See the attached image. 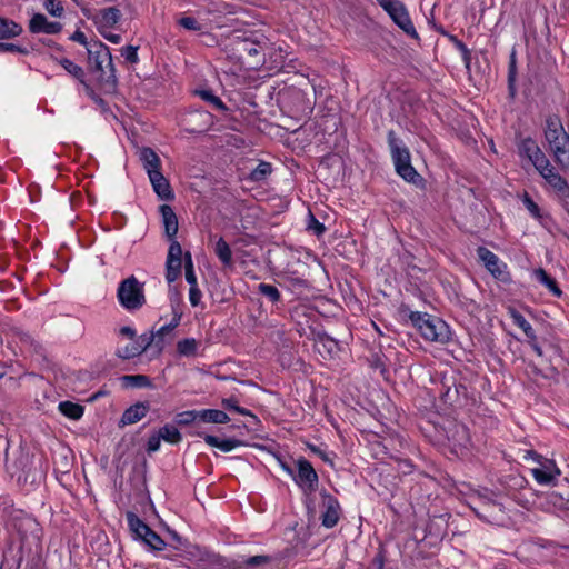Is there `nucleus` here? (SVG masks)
Here are the masks:
<instances>
[{
	"mask_svg": "<svg viewBox=\"0 0 569 569\" xmlns=\"http://www.w3.org/2000/svg\"><path fill=\"white\" fill-rule=\"evenodd\" d=\"M8 527L14 530L20 538L19 560L34 561L42 552V529L39 522L22 510H13L8 519Z\"/></svg>",
	"mask_w": 569,
	"mask_h": 569,
	"instance_id": "obj_1",
	"label": "nucleus"
},
{
	"mask_svg": "<svg viewBox=\"0 0 569 569\" xmlns=\"http://www.w3.org/2000/svg\"><path fill=\"white\" fill-rule=\"evenodd\" d=\"M545 139L555 161L562 168H569V134L559 116L550 114L546 119Z\"/></svg>",
	"mask_w": 569,
	"mask_h": 569,
	"instance_id": "obj_2",
	"label": "nucleus"
},
{
	"mask_svg": "<svg viewBox=\"0 0 569 569\" xmlns=\"http://www.w3.org/2000/svg\"><path fill=\"white\" fill-rule=\"evenodd\" d=\"M391 158L396 172L407 182L418 183L421 180L420 174L411 164L409 149L397 138L395 131L390 130L387 136Z\"/></svg>",
	"mask_w": 569,
	"mask_h": 569,
	"instance_id": "obj_3",
	"label": "nucleus"
},
{
	"mask_svg": "<svg viewBox=\"0 0 569 569\" xmlns=\"http://www.w3.org/2000/svg\"><path fill=\"white\" fill-rule=\"evenodd\" d=\"M409 320L419 330L421 336L429 341L447 343L450 340V329L448 325L436 317L426 312L411 311Z\"/></svg>",
	"mask_w": 569,
	"mask_h": 569,
	"instance_id": "obj_4",
	"label": "nucleus"
},
{
	"mask_svg": "<svg viewBox=\"0 0 569 569\" xmlns=\"http://www.w3.org/2000/svg\"><path fill=\"white\" fill-rule=\"evenodd\" d=\"M117 297L119 303L129 311L140 309L146 302L142 284L133 276L120 282Z\"/></svg>",
	"mask_w": 569,
	"mask_h": 569,
	"instance_id": "obj_5",
	"label": "nucleus"
},
{
	"mask_svg": "<svg viewBox=\"0 0 569 569\" xmlns=\"http://www.w3.org/2000/svg\"><path fill=\"white\" fill-rule=\"evenodd\" d=\"M267 49L268 40L264 37L242 39L237 43V51L250 69H258L264 64Z\"/></svg>",
	"mask_w": 569,
	"mask_h": 569,
	"instance_id": "obj_6",
	"label": "nucleus"
},
{
	"mask_svg": "<svg viewBox=\"0 0 569 569\" xmlns=\"http://www.w3.org/2000/svg\"><path fill=\"white\" fill-rule=\"evenodd\" d=\"M538 467L530 469L533 479L542 486L555 485L561 475L555 460L542 457L541 455L529 452Z\"/></svg>",
	"mask_w": 569,
	"mask_h": 569,
	"instance_id": "obj_7",
	"label": "nucleus"
},
{
	"mask_svg": "<svg viewBox=\"0 0 569 569\" xmlns=\"http://www.w3.org/2000/svg\"><path fill=\"white\" fill-rule=\"evenodd\" d=\"M296 467L297 470L293 476L295 483L306 495L315 492L319 485V477L312 465L301 457L296 461Z\"/></svg>",
	"mask_w": 569,
	"mask_h": 569,
	"instance_id": "obj_8",
	"label": "nucleus"
},
{
	"mask_svg": "<svg viewBox=\"0 0 569 569\" xmlns=\"http://www.w3.org/2000/svg\"><path fill=\"white\" fill-rule=\"evenodd\" d=\"M478 258L482 261L486 269L498 280L508 281L509 273L507 264L503 263L497 254L485 247L477 249Z\"/></svg>",
	"mask_w": 569,
	"mask_h": 569,
	"instance_id": "obj_9",
	"label": "nucleus"
},
{
	"mask_svg": "<svg viewBox=\"0 0 569 569\" xmlns=\"http://www.w3.org/2000/svg\"><path fill=\"white\" fill-rule=\"evenodd\" d=\"M540 176L546 180V182L550 186V188L557 193V196L561 199L569 198V184L565 178H562L559 172L555 169V167L548 160V163L540 167L537 170Z\"/></svg>",
	"mask_w": 569,
	"mask_h": 569,
	"instance_id": "obj_10",
	"label": "nucleus"
},
{
	"mask_svg": "<svg viewBox=\"0 0 569 569\" xmlns=\"http://www.w3.org/2000/svg\"><path fill=\"white\" fill-rule=\"evenodd\" d=\"M518 152L520 157L527 158L537 170L540 169L541 166H546L549 160L538 143L530 137L523 138L519 141Z\"/></svg>",
	"mask_w": 569,
	"mask_h": 569,
	"instance_id": "obj_11",
	"label": "nucleus"
},
{
	"mask_svg": "<svg viewBox=\"0 0 569 569\" xmlns=\"http://www.w3.org/2000/svg\"><path fill=\"white\" fill-rule=\"evenodd\" d=\"M238 568H260V569H286L287 563L280 555L268 556L257 555L244 558Z\"/></svg>",
	"mask_w": 569,
	"mask_h": 569,
	"instance_id": "obj_12",
	"label": "nucleus"
},
{
	"mask_svg": "<svg viewBox=\"0 0 569 569\" xmlns=\"http://www.w3.org/2000/svg\"><path fill=\"white\" fill-rule=\"evenodd\" d=\"M322 497V515H321V525L326 528H333L341 515L340 503L332 495L327 491L321 492Z\"/></svg>",
	"mask_w": 569,
	"mask_h": 569,
	"instance_id": "obj_13",
	"label": "nucleus"
},
{
	"mask_svg": "<svg viewBox=\"0 0 569 569\" xmlns=\"http://www.w3.org/2000/svg\"><path fill=\"white\" fill-rule=\"evenodd\" d=\"M130 340V343L117 349L116 355L119 358L131 359L140 356L153 343L154 337L152 335L143 333Z\"/></svg>",
	"mask_w": 569,
	"mask_h": 569,
	"instance_id": "obj_14",
	"label": "nucleus"
},
{
	"mask_svg": "<svg viewBox=\"0 0 569 569\" xmlns=\"http://www.w3.org/2000/svg\"><path fill=\"white\" fill-rule=\"evenodd\" d=\"M88 18L93 21L99 32H103L106 29H113L121 20L122 13L116 7H108L98 10L94 14Z\"/></svg>",
	"mask_w": 569,
	"mask_h": 569,
	"instance_id": "obj_15",
	"label": "nucleus"
},
{
	"mask_svg": "<svg viewBox=\"0 0 569 569\" xmlns=\"http://www.w3.org/2000/svg\"><path fill=\"white\" fill-rule=\"evenodd\" d=\"M89 59L94 64L98 71L103 72L104 67H109L111 72H114V68L112 64V57L109 51V48L102 42H98L93 44L91 48H88Z\"/></svg>",
	"mask_w": 569,
	"mask_h": 569,
	"instance_id": "obj_16",
	"label": "nucleus"
},
{
	"mask_svg": "<svg viewBox=\"0 0 569 569\" xmlns=\"http://www.w3.org/2000/svg\"><path fill=\"white\" fill-rule=\"evenodd\" d=\"M393 22L402 29L407 34L417 38L418 34L409 13L402 2L398 1L390 10L387 11Z\"/></svg>",
	"mask_w": 569,
	"mask_h": 569,
	"instance_id": "obj_17",
	"label": "nucleus"
},
{
	"mask_svg": "<svg viewBox=\"0 0 569 569\" xmlns=\"http://www.w3.org/2000/svg\"><path fill=\"white\" fill-rule=\"evenodd\" d=\"M29 30L32 33L57 34L62 26L57 21H49L42 13H34L29 21Z\"/></svg>",
	"mask_w": 569,
	"mask_h": 569,
	"instance_id": "obj_18",
	"label": "nucleus"
},
{
	"mask_svg": "<svg viewBox=\"0 0 569 569\" xmlns=\"http://www.w3.org/2000/svg\"><path fill=\"white\" fill-rule=\"evenodd\" d=\"M186 130L191 133L204 132L211 123V114L206 111H194L184 119Z\"/></svg>",
	"mask_w": 569,
	"mask_h": 569,
	"instance_id": "obj_19",
	"label": "nucleus"
},
{
	"mask_svg": "<svg viewBox=\"0 0 569 569\" xmlns=\"http://www.w3.org/2000/svg\"><path fill=\"white\" fill-rule=\"evenodd\" d=\"M149 177L153 191L161 200H171L174 194L171 190L168 179L162 174L161 170L154 172Z\"/></svg>",
	"mask_w": 569,
	"mask_h": 569,
	"instance_id": "obj_20",
	"label": "nucleus"
},
{
	"mask_svg": "<svg viewBox=\"0 0 569 569\" xmlns=\"http://www.w3.org/2000/svg\"><path fill=\"white\" fill-rule=\"evenodd\" d=\"M148 411L149 405L147 402H137L124 410L120 419V425H133L144 418Z\"/></svg>",
	"mask_w": 569,
	"mask_h": 569,
	"instance_id": "obj_21",
	"label": "nucleus"
},
{
	"mask_svg": "<svg viewBox=\"0 0 569 569\" xmlns=\"http://www.w3.org/2000/svg\"><path fill=\"white\" fill-rule=\"evenodd\" d=\"M139 159L147 171L148 176L160 171L161 160L158 154L149 147L139 150Z\"/></svg>",
	"mask_w": 569,
	"mask_h": 569,
	"instance_id": "obj_22",
	"label": "nucleus"
},
{
	"mask_svg": "<svg viewBox=\"0 0 569 569\" xmlns=\"http://www.w3.org/2000/svg\"><path fill=\"white\" fill-rule=\"evenodd\" d=\"M160 213L162 217V223L164 232L169 239L176 238L178 233V218L173 209L168 204L160 206Z\"/></svg>",
	"mask_w": 569,
	"mask_h": 569,
	"instance_id": "obj_23",
	"label": "nucleus"
},
{
	"mask_svg": "<svg viewBox=\"0 0 569 569\" xmlns=\"http://www.w3.org/2000/svg\"><path fill=\"white\" fill-rule=\"evenodd\" d=\"M128 527L132 532L134 539L142 540V537L151 529L144 521H142L134 512L128 511L126 515Z\"/></svg>",
	"mask_w": 569,
	"mask_h": 569,
	"instance_id": "obj_24",
	"label": "nucleus"
},
{
	"mask_svg": "<svg viewBox=\"0 0 569 569\" xmlns=\"http://www.w3.org/2000/svg\"><path fill=\"white\" fill-rule=\"evenodd\" d=\"M203 439L207 445L218 448L222 452H230L242 445V442L238 439H219L218 437L211 435H206Z\"/></svg>",
	"mask_w": 569,
	"mask_h": 569,
	"instance_id": "obj_25",
	"label": "nucleus"
},
{
	"mask_svg": "<svg viewBox=\"0 0 569 569\" xmlns=\"http://www.w3.org/2000/svg\"><path fill=\"white\" fill-rule=\"evenodd\" d=\"M180 320H181V313L174 311L173 312V317H172V319H171V321L169 323L161 326L157 330V332L151 333L154 337L153 342L156 343V346L159 349L163 348V345H164L163 338H164V336L169 335L174 328H177L179 326V323H180Z\"/></svg>",
	"mask_w": 569,
	"mask_h": 569,
	"instance_id": "obj_26",
	"label": "nucleus"
},
{
	"mask_svg": "<svg viewBox=\"0 0 569 569\" xmlns=\"http://www.w3.org/2000/svg\"><path fill=\"white\" fill-rule=\"evenodd\" d=\"M23 31L21 24L13 20L0 17V40H9L19 37Z\"/></svg>",
	"mask_w": 569,
	"mask_h": 569,
	"instance_id": "obj_27",
	"label": "nucleus"
},
{
	"mask_svg": "<svg viewBox=\"0 0 569 569\" xmlns=\"http://www.w3.org/2000/svg\"><path fill=\"white\" fill-rule=\"evenodd\" d=\"M509 316L512 319L513 323L518 326L520 329H522V331L525 332L529 340L536 341V332L533 328L519 311H517L513 308H510Z\"/></svg>",
	"mask_w": 569,
	"mask_h": 569,
	"instance_id": "obj_28",
	"label": "nucleus"
},
{
	"mask_svg": "<svg viewBox=\"0 0 569 569\" xmlns=\"http://www.w3.org/2000/svg\"><path fill=\"white\" fill-rule=\"evenodd\" d=\"M272 172V166L269 162L260 161L258 166L252 169L248 176V180L251 182L260 183L268 179Z\"/></svg>",
	"mask_w": 569,
	"mask_h": 569,
	"instance_id": "obj_29",
	"label": "nucleus"
},
{
	"mask_svg": "<svg viewBox=\"0 0 569 569\" xmlns=\"http://www.w3.org/2000/svg\"><path fill=\"white\" fill-rule=\"evenodd\" d=\"M537 281L547 287L553 296L560 297L562 291L558 287L556 280L551 278L543 269L539 268L533 271Z\"/></svg>",
	"mask_w": 569,
	"mask_h": 569,
	"instance_id": "obj_30",
	"label": "nucleus"
},
{
	"mask_svg": "<svg viewBox=\"0 0 569 569\" xmlns=\"http://www.w3.org/2000/svg\"><path fill=\"white\" fill-rule=\"evenodd\" d=\"M214 253L224 267L232 266V252L223 238H219L214 246Z\"/></svg>",
	"mask_w": 569,
	"mask_h": 569,
	"instance_id": "obj_31",
	"label": "nucleus"
},
{
	"mask_svg": "<svg viewBox=\"0 0 569 569\" xmlns=\"http://www.w3.org/2000/svg\"><path fill=\"white\" fill-rule=\"evenodd\" d=\"M199 417L202 421L212 423H227L230 420L224 411L218 409L201 410L199 411Z\"/></svg>",
	"mask_w": 569,
	"mask_h": 569,
	"instance_id": "obj_32",
	"label": "nucleus"
},
{
	"mask_svg": "<svg viewBox=\"0 0 569 569\" xmlns=\"http://www.w3.org/2000/svg\"><path fill=\"white\" fill-rule=\"evenodd\" d=\"M121 381L127 388H151L152 382L144 375H127L121 377Z\"/></svg>",
	"mask_w": 569,
	"mask_h": 569,
	"instance_id": "obj_33",
	"label": "nucleus"
},
{
	"mask_svg": "<svg viewBox=\"0 0 569 569\" xmlns=\"http://www.w3.org/2000/svg\"><path fill=\"white\" fill-rule=\"evenodd\" d=\"M199 342L194 338H186L177 342V352L182 357L197 356Z\"/></svg>",
	"mask_w": 569,
	"mask_h": 569,
	"instance_id": "obj_34",
	"label": "nucleus"
},
{
	"mask_svg": "<svg viewBox=\"0 0 569 569\" xmlns=\"http://www.w3.org/2000/svg\"><path fill=\"white\" fill-rule=\"evenodd\" d=\"M161 440H164L168 443H179L182 439V436L179 431V429L170 423L164 425L162 428L158 431Z\"/></svg>",
	"mask_w": 569,
	"mask_h": 569,
	"instance_id": "obj_35",
	"label": "nucleus"
},
{
	"mask_svg": "<svg viewBox=\"0 0 569 569\" xmlns=\"http://www.w3.org/2000/svg\"><path fill=\"white\" fill-rule=\"evenodd\" d=\"M60 412L73 420H78L83 415V407L78 403H73L71 401H62L59 403Z\"/></svg>",
	"mask_w": 569,
	"mask_h": 569,
	"instance_id": "obj_36",
	"label": "nucleus"
},
{
	"mask_svg": "<svg viewBox=\"0 0 569 569\" xmlns=\"http://www.w3.org/2000/svg\"><path fill=\"white\" fill-rule=\"evenodd\" d=\"M181 259L167 258L166 261V279L169 283L174 282L181 273Z\"/></svg>",
	"mask_w": 569,
	"mask_h": 569,
	"instance_id": "obj_37",
	"label": "nucleus"
},
{
	"mask_svg": "<svg viewBox=\"0 0 569 569\" xmlns=\"http://www.w3.org/2000/svg\"><path fill=\"white\" fill-rule=\"evenodd\" d=\"M142 541L152 550L157 551L163 550L166 547L164 540L152 529H150L148 533L142 537Z\"/></svg>",
	"mask_w": 569,
	"mask_h": 569,
	"instance_id": "obj_38",
	"label": "nucleus"
},
{
	"mask_svg": "<svg viewBox=\"0 0 569 569\" xmlns=\"http://www.w3.org/2000/svg\"><path fill=\"white\" fill-rule=\"evenodd\" d=\"M258 292L266 298H268L271 302H279L281 299L280 291L272 284L261 282L258 284Z\"/></svg>",
	"mask_w": 569,
	"mask_h": 569,
	"instance_id": "obj_39",
	"label": "nucleus"
},
{
	"mask_svg": "<svg viewBox=\"0 0 569 569\" xmlns=\"http://www.w3.org/2000/svg\"><path fill=\"white\" fill-rule=\"evenodd\" d=\"M184 258H186V264H184L186 281L190 286V288L198 287L197 276H196V272L193 269V262H192L191 254L188 252V253H186Z\"/></svg>",
	"mask_w": 569,
	"mask_h": 569,
	"instance_id": "obj_40",
	"label": "nucleus"
},
{
	"mask_svg": "<svg viewBox=\"0 0 569 569\" xmlns=\"http://www.w3.org/2000/svg\"><path fill=\"white\" fill-rule=\"evenodd\" d=\"M60 64L63 67V69L73 76L76 79L82 80L83 78V70L80 66L76 64L73 61L64 58L60 60Z\"/></svg>",
	"mask_w": 569,
	"mask_h": 569,
	"instance_id": "obj_41",
	"label": "nucleus"
},
{
	"mask_svg": "<svg viewBox=\"0 0 569 569\" xmlns=\"http://www.w3.org/2000/svg\"><path fill=\"white\" fill-rule=\"evenodd\" d=\"M197 93L202 100L210 102L217 109H224V104L221 101V99L219 97H217L216 94H213V92L211 90H199V91H197Z\"/></svg>",
	"mask_w": 569,
	"mask_h": 569,
	"instance_id": "obj_42",
	"label": "nucleus"
},
{
	"mask_svg": "<svg viewBox=\"0 0 569 569\" xmlns=\"http://www.w3.org/2000/svg\"><path fill=\"white\" fill-rule=\"evenodd\" d=\"M522 203L535 219L541 218V211L539 206L531 199V197L528 193L523 194Z\"/></svg>",
	"mask_w": 569,
	"mask_h": 569,
	"instance_id": "obj_43",
	"label": "nucleus"
},
{
	"mask_svg": "<svg viewBox=\"0 0 569 569\" xmlns=\"http://www.w3.org/2000/svg\"><path fill=\"white\" fill-rule=\"evenodd\" d=\"M222 406L231 411H236L242 416H252L250 410L242 408L238 405V401L234 398H228L222 400Z\"/></svg>",
	"mask_w": 569,
	"mask_h": 569,
	"instance_id": "obj_44",
	"label": "nucleus"
},
{
	"mask_svg": "<svg viewBox=\"0 0 569 569\" xmlns=\"http://www.w3.org/2000/svg\"><path fill=\"white\" fill-rule=\"evenodd\" d=\"M43 7L53 17H61L63 13V6L59 0H46Z\"/></svg>",
	"mask_w": 569,
	"mask_h": 569,
	"instance_id": "obj_45",
	"label": "nucleus"
},
{
	"mask_svg": "<svg viewBox=\"0 0 569 569\" xmlns=\"http://www.w3.org/2000/svg\"><path fill=\"white\" fill-rule=\"evenodd\" d=\"M0 53H21L27 54L28 49L16 43L0 41Z\"/></svg>",
	"mask_w": 569,
	"mask_h": 569,
	"instance_id": "obj_46",
	"label": "nucleus"
},
{
	"mask_svg": "<svg viewBox=\"0 0 569 569\" xmlns=\"http://www.w3.org/2000/svg\"><path fill=\"white\" fill-rule=\"evenodd\" d=\"M121 56L130 63H137L139 61L138 47L126 46L121 49Z\"/></svg>",
	"mask_w": 569,
	"mask_h": 569,
	"instance_id": "obj_47",
	"label": "nucleus"
},
{
	"mask_svg": "<svg viewBox=\"0 0 569 569\" xmlns=\"http://www.w3.org/2000/svg\"><path fill=\"white\" fill-rule=\"evenodd\" d=\"M178 23L190 31H200L202 29V26L192 17H182Z\"/></svg>",
	"mask_w": 569,
	"mask_h": 569,
	"instance_id": "obj_48",
	"label": "nucleus"
},
{
	"mask_svg": "<svg viewBox=\"0 0 569 569\" xmlns=\"http://www.w3.org/2000/svg\"><path fill=\"white\" fill-rule=\"evenodd\" d=\"M548 501L558 509H565L567 507V500L563 498L562 495L551 491L547 495Z\"/></svg>",
	"mask_w": 569,
	"mask_h": 569,
	"instance_id": "obj_49",
	"label": "nucleus"
},
{
	"mask_svg": "<svg viewBox=\"0 0 569 569\" xmlns=\"http://www.w3.org/2000/svg\"><path fill=\"white\" fill-rule=\"evenodd\" d=\"M17 477H18L19 481L23 480L24 482H27L30 479V482L34 483V482L40 481L41 473L39 471H37V470H33V471H31V470H28V471L22 470V472L19 473Z\"/></svg>",
	"mask_w": 569,
	"mask_h": 569,
	"instance_id": "obj_50",
	"label": "nucleus"
},
{
	"mask_svg": "<svg viewBox=\"0 0 569 569\" xmlns=\"http://www.w3.org/2000/svg\"><path fill=\"white\" fill-rule=\"evenodd\" d=\"M170 240H171V242L169 246L167 258L181 259L182 258V248H181L180 243L174 238L170 239Z\"/></svg>",
	"mask_w": 569,
	"mask_h": 569,
	"instance_id": "obj_51",
	"label": "nucleus"
},
{
	"mask_svg": "<svg viewBox=\"0 0 569 569\" xmlns=\"http://www.w3.org/2000/svg\"><path fill=\"white\" fill-rule=\"evenodd\" d=\"M450 40L455 43L456 48L461 52L463 60L468 64L470 61V50L457 37L451 36Z\"/></svg>",
	"mask_w": 569,
	"mask_h": 569,
	"instance_id": "obj_52",
	"label": "nucleus"
},
{
	"mask_svg": "<svg viewBox=\"0 0 569 569\" xmlns=\"http://www.w3.org/2000/svg\"><path fill=\"white\" fill-rule=\"evenodd\" d=\"M161 438L159 433H153L149 437L147 442V451L149 453L156 452L160 449Z\"/></svg>",
	"mask_w": 569,
	"mask_h": 569,
	"instance_id": "obj_53",
	"label": "nucleus"
},
{
	"mask_svg": "<svg viewBox=\"0 0 569 569\" xmlns=\"http://www.w3.org/2000/svg\"><path fill=\"white\" fill-rule=\"evenodd\" d=\"M197 417H199V412L197 411H184L177 416V421L180 425H188L192 422Z\"/></svg>",
	"mask_w": 569,
	"mask_h": 569,
	"instance_id": "obj_54",
	"label": "nucleus"
},
{
	"mask_svg": "<svg viewBox=\"0 0 569 569\" xmlns=\"http://www.w3.org/2000/svg\"><path fill=\"white\" fill-rule=\"evenodd\" d=\"M202 292L199 287L189 288V301L192 307H198L201 303Z\"/></svg>",
	"mask_w": 569,
	"mask_h": 569,
	"instance_id": "obj_55",
	"label": "nucleus"
},
{
	"mask_svg": "<svg viewBox=\"0 0 569 569\" xmlns=\"http://www.w3.org/2000/svg\"><path fill=\"white\" fill-rule=\"evenodd\" d=\"M309 449L313 453L318 455L322 461H325L326 463H329L330 466H333V460H332L330 453L321 450L319 447H317L315 445H309Z\"/></svg>",
	"mask_w": 569,
	"mask_h": 569,
	"instance_id": "obj_56",
	"label": "nucleus"
},
{
	"mask_svg": "<svg viewBox=\"0 0 569 569\" xmlns=\"http://www.w3.org/2000/svg\"><path fill=\"white\" fill-rule=\"evenodd\" d=\"M308 229L312 230L317 236H320L325 232V226L319 222L312 214H310V222L308 224Z\"/></svg>",
	"mask_w": 569,
	"mask_h": 569,
	"instance_id": "obj_57",
	"label": "nucleus"
},
{
	"mask_svg": "<svg viewBox=\"0 0 569 569\" xmlns=\"http://www.w3.org/2000/svg\"><path fill=\"white\" fill-rule=\"evenodd\" d=\"M112 29H106V31L103 32H99L104 39H107L108 41H110L111 43H119L121 41V36L120 34H117V33H113L111 31Z\"/></svg>",
	"mask_w": 569,
	"mask_h": 569,
	"instance_id": "obj_58",
	"label": "nucleus"
},
{
	"mask_svg": "<svg viewBox=\"0 0 569 569\" xmlns=\"http://www.w3.org/2000/svg\"><path fill=\"white\" fill-rule=\"evenodd\" d=\"M398 469L400 472L408 475L412 472L413 465L409 460H399Z\"/></svg>",
	"mask_w": 569,
	"mask_h": 569,
	"instance_id": "obj_59",
	"label": "nucleus"
},
{
	"mask_svg": "<svg viewBox=\"0 0 569 569\" xmlns=\"http://www.w3.org/2000/svg\"><path fill=\"white\" fill-rule=\"evenodd\" d=\"M70 39H71L72 41H76V42H78V43L82 44V46H86V47L88 46L87 37H86V34H84L82 31L77 30V31H76V32L70 37Z\"/></svg>",
	"mask_w": 569,
	"mask_h": 569,
	"instance_id": "obj_60",
	"label": "nucleus"
},
{
	"mask_svg": "<svg viewBox=\"0 0 569 569\" xmlns=\"http://www.w3.org/2000/svg\"><path fill=\"white\" fill-rule=\"evenodd\" d=\"M119 335L124 336L129 339H133L137 337L136 330L130 326H124L119 329Z\"/></svg>",
	"mask_w": 569,
	"mask_h": 569,
	"instance_id": "obj_61",
	"label": "nucleus"
},
{
	"mask_svg": "<svg viewBox=\"0 0 569 569\" xmlns=\"http://www.w3.org/2000/svg\"><path fill=\"white\" fill-rule=\"evenodd\" d=\"M516 77V59L515 53L511 54L510 64H509V82H513Z\"/></svg>",
	"mask_w": 569,
	"mask_h": 569,
	"instance_id": "obj_62",
	"label": "nucleus"
},
{
	"mask_svg": "<svg viewBox=\"0 0 569 569\" xmlns=\"http://www.w3.org/2000/svg\"><path fill=\"white\" fill-rule=\"evenodd\" d=\"M399 0H377L379 6L387 12L390 10Z\"/></svg>",
	"mask_w": 569,
	"mask_h": 569,
	"instance_id": "obj_63",
	"label": "nucleus"
},
{
	"mask_svg": "<svg viewBox=\"0 0 569 569\" xmlns=\"http://www.w3.org/2000/svg\"><path fill=\"white\" fill-rule=\"evenodd\" d=\"M320 341L323 343L325 347L328 348L329 351H331L332 348H335L337 346V343L332 339H329V338H321Z\"/></svg>",
	"mask_w": 569,
	"mask_h": 569,
	"instance_id": "obj_64",
	"label": "nucleus"
}]
</instances>
